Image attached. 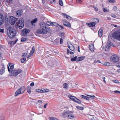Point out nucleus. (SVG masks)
I'll use <instances>...</instances> for the list:
<instances>
[{
    "label": "nucleus",
    "mask_w": 120,
    "mask_h": 120,
    "mask_svg": "<svg viewBox=\"0 0 120 120\" xmlns=\"http://www.w3.org/2000/svg\"><path fill=\"white\" fill-rule=\"evenodd\" d=\"M63 40L62 38H61L60 41V44H62L63 42Z\"/></svg>",
    "instance_id": "nucleus-48"
},
{
    "label": "nucleus",
    "mask_w": 120,
    "mask_h": 120,
    "mask_svg": "<svg viewBox=\"0 0 120 120\" xmlns=\"http://www.w3.org/2000/svg\"><path fill=\"white\" fill-rule=\"evenodd\" d=\"M50 2L51 3H52V2H53L54 3H55V0H49Z\"/></svg>",
    "instance_id": "nucleus-51"
},
{
    "label": "nucleus",
    "mask_w": 120,
    "mask_h": 120,
    "mask_svg": "<svg viewBox=\"0 0 120 120\" xmlns=\"http://www.w3.org/2000/svg\"><path fill=\"white\" fill-rule=\"evenodd\" d=\"M114 92L115 93H116V94H117V93L120 94V91H118V90L115 91H114Z\"/></svg>",
    "instance_id": "nucleus-54"
},
{
    "label": "nucleus",
    "mask_w": 120,
    "mask_h": 120,
    "mask_svg": "<svg viewBox=\"0 0 120 120\" xmlns=\"http://www.w3.org/2000/svg\"><path fill=\"white\" fill-rule=\"evenodd\" d=\"M110 60L112 62L116 63L119 60V57L116 55H114L111 56Z\"/></svg>",
    "instance_id": "nucleus-5"
},
{
    "label": "nucleus",
    "mask_w": 120,
    "mask_h": 120,
    "mask_svg": "<svg viewBox=\"0 0 120 120\" xmlns=\"http://www.w3.org/2000/svg\"><path fill=\"white\" fill-rule=\"evenodd\" d=\"M59 26L62 29H64V27L63 26H62L60 25V26Z\"/></svg>",
    "instance_id": "nucleus-64"
},
{
    "label": "nucleus",
    "mask_w": 120,
    "mask_h": 120,
    "mask_svg": "<svg viewBox=\"0 0 120 120\" xmlns=\"http://www.w3.org/2000/svg\"><path fill=\"white\" fill-rule=\"evenodd\" d=\"M60 36H61V37L62 38H63L64 37V34L63 33H62L60 34Z\"/></svg>",
    "instance_id": "nucleus-59"
},
{
    "label": "nucleus",
    "mask_w": 120,
    "mask_h": 120,
    "mask_svg": "<svg viewBox=\"0 0 120 120\" xmlns=\"http://www.w3.org/2000/svg\"><path fill=\"white\" fill-rule=\"evenodd\" d=\"M26 61V59L25 58H22L21 60V61L22 63H24Z\"/></svg>",
    "instance_id": "nucleus-29"
},
{
    "label": "nucleus",
    "mask_w": 120,
    "mask_h": 120,
    "mask_svg": "<svg viewBox=\"0 0 120 120\" xmlns=\"http://www.w3.org/2000/svg\"><path fill=\"white\" fill-rule=\"evenodd\" d=\"M74 102L79 104H80L81 103V101L78 99L77 98L76 99Z\"/></svg>",
    "instance_id": "nucleus-31"
},
{
    "label": "nucleus",
    "mask_w": 120,
    "mask_h": 120,
    "mask_svg": "<svg viewBox=\"0 0 120 120\" xmlns=\"http://www.w3.org/2000/svg\"><path fill=\"white\" fill-rule=\"evenodd\" d=\"M37 92H38L39 93H42V90H41L40 89H37L36 90Z\"/></svg>",
    "instance_id": "nucleus-42"
},
{
    "label": "nucleus",
    "mask_w": 120,
    "mask_h": 120,
    "mask_svg": "<svg viewBox=\"0 0 120 120\" xmlns=\"http://www.w3.org/2000/svg\"><path fill=\"white\" fill-rule=\"evenodd\" d=\"M30 32V30L29 29L26 28L24 29L22 31V35L24 36H26L27 34L28 33Z\"/></svg>",
    "instance_id": "nucleus-8"
},
{
    "label": "nucleus",
    "mask_w": 120,
    "mask_h": 120,
    "mask_svg": "<svg viewBox=\"0 0 120 120\" xmlns=\"http://www.w3.org/2000/svg\"><path fill=\"white\" fill-rule=\"evenodd\" d=\"M27 55V54L26 53H23V54L22 55V56L23 57H25Z\"/></svg>",
    "instance_id": "nucleus-50"
},
{
    "label": "nucleus",
    "mask_w": 120,
    "mask_h": 120,
    "mask_svg": "<svg viewBox=\"0 0 120 120\" xmlns=\"http://www.w3.org/2000/svg\"><path fill=\"white\" fill-rule=\"evenodd\" d=\"M71 46H69L68 47L69 49L71 50L74 51L75 50V49L74 46L71 44Z\"/></svg>",
    "instance_id": "nucleus-17"
},
{
    "label": "nucleus",
    "mask_w": 120,
    "mask_h": 120,
    "mask_svg": "<svg viewBox=\"0 0 120 120\" xmlns=\"http://www.w3.org/2000/svg\"><path fill=\"white\" fill-rule=\"evenodd\" d=\"M33 54L32 52H30L29 55L28 56L27 58H29L32 55H33Z\"/></svg>",
    "instance_id": "nucleus-47"
},
{
    "label": "nucleus",
    "mask_w": 120,
    "mask_h": 120,
    "mask_svg": "<svg viewBox=\"0 0 120 120\" xmlns=\"http://www.w3.org/2000/svg\"><path fill=\"white\" fill-rule=\"evenodd\" d=\"M37 21V19L36 18L34 20H33V21L31 22V23L32 25H33V24L35 23V22Z\"/></svg>",
    "instance_id": "nucleus-30"
},
{
    "label": "nucleus",
    "mask_w": 120,
    "mask_h": 120,
    "mask_svg": "<svg viewBox=\"0 0 120 120\" xmlns=\"http://www.w3.org/2000/svg\"><path fill=\"white\" fill-rule=\"evenodd\" d=\"M48 105L47 103L44 106V108H46V106Z\"/></svg>",
    "instance_id": "nucleus-61"
},
{
    "label": "nucleus",
    "mask_w": 120,
    "mask_h": 120,
    "mask_svg": "<svg viewBox=\"0 0 120 120\" xmlns=\"http://www.w3.org/2000/svg\"><path fill=\"white\" fill-rule=\"evenodd\" d=\"M17 26L20 29H22L24 27V21L23 19H20L18 21Z\"/></svg>",
    "instance_id": "nucleus-6"
},
{
    "label": "nucleus",
    "mask_w": 120,
    "mask_h": 120,
    "mask_svg": "<svg viewBox=\"0 0 120 120\" xmlns=\"http://www.w3.org/2000/svg\"><path fill=\"white\" fill-rule=\"evenodd\" d=\"M53 24V23L51 22H47V24L49 26H52Z\"/></svg>",
    "instance_id": "nucleus-32"
},
{
    "label": "nucleus",
    "mask_w": 120,
    "mask_h": 120,
    "mask_svg": "<svg viewBox=\"0 0 120 120\" xmlns=\"http://www.w3.org/2000/svg\"><path fill=\"white\" fill-rule=\"evenodd\" d=\"M103 11L105 12H107L109 11V10H107V9L106 8H103Z\"/></svg>",
    "instance_id": "nucleus-40"
},
{
    "label": "nucleus",
    "mask_w": 120,
    "mask_h": 120,
    "mask_svg": "<svg viewBox=\"0 0 120 120\" xmlns=\"http://www.w3.org/2000/svg\"><path fill=\"white\" fill-rule=\"evenodd\" d=\"M87 96L88 97V98L89 99V98H90L92 99H94L95 97V96L94 95L92 96L90 95H87Z\"/></svg>",
    "instance_id": "nucleus-25"
},
{
    "label": "nucleus",
    "mask_w": 120,
    "mask_h": 120,
    "mask_svg": "<svg viewBox=\"0 0 120 120\" xmlns=\"http://www.w3.org/2000/svg\"><path fill=\"white\" fill-rule=\"evenodd\" d=\"M7 32L8 36L10 38H12L15 36L16 32V30L13 28L9 26L7 30Z\"/></svg>",
    "instance_id": "nucleus-2"
},
{
    "label": "nucleus",
    "mask_w": 120,
    "mask_h": 120,
    "mask_svg": "<svg viewBox=\"0 0 120 120\" xmlns=\"http://www.w3.org/2000/svg\"><path fill=\"white\" fill-rule=\"evenodd\" d=\"M81 96L82 98L86 99L87 100H89V99L88 98V97L87 96V97L83 95H81Z\"/></svg>",
    "instance_id": "nucleus-28"
},
{
    "label": "nucleus",
    "mask_w": 120,
    "mask_h": 120,
    "mask_svg": "<svg viewBox=\"0 0 120 120\" xmlns=\"http://www.w3.org/2000/svg\"><path fill=\"white\" fill-rule=\"evenodd\" d=\"M114 82L116 83H119V82L117 80H115L113 81Z\"/></svg>",
    "instance_id": "nucleus-52"
},
{
    "label": "nucleus",
    "mask_w": 120,
    "mask_h": 120,
    "mask_svg": "<svg viewBox=\"0 0 120 120\" xmlns=\"http://www.w3.org/2000/svg\"><path fill=\"white\" fill-rule=\"evenodd\" d=\"M75 117L73 115L69 114L68 115V119H71L74 118Z\"/></svg>",
    "instance_id": "nucleus-27"
},
{
    "label": "nucleus",
    "mask_w": 120,
    "mask_h": 120,
    "mask_svg": "<svg viewBox=\"0 0 120 120\" xmlns=\"http://www.w3.org/2000/svg\"><path fill=\"white\" fill-rule=\"evenodd\" d=\"M68 97L70 99L74 101H75L76 99V97L71 95H69Z\"/></svg>",
    "instance_id": "nucleus-18"
},
{
    "label": "nucleus",
    "mask_w": 120,
    "mask_h": 120,
    "mask_svg": "<svg viewBox=\"0 0 120 120\" xmlns=\"http://www.w3.org/2000/svg\"><path fill=\"white\" fill-rule=\"evenodd\" d=\"M17 40H15V41H10L9 42H8V43L9 44H10V45H11L12 44H13V45H14L15 44V43H16V42L17 41Z\"/></svg>",
    "instance_id": "nucleus-24"
},
{
    "label": "nucleus",
    "mask_w": 120,
    "mask_h": 120,
    "mask_svg": "<svg viewBox=\"0 0 120 120\" xmlns=\"http://www.w3.org/2000/svg\"><path fill=\"white\" fill-rule=\"evenodd\" d=\"M35 51V48L34 46L33 47L32 49V51L30 52H32L33 54L34 52Z\"/></svg>",
    "instance_id": "nucleus-43"
},
{
    "label": "nucleus",
    "mask_w": 120,
    "mask_h": 120,
    "mask_svg": "<svg viewBox=\"0 0 120 120\" xmlns=\"http://www.w3.org/2000/svg\"><path fill=\"white\" fill-rule=\"evenodd\" d=\"M2 68L1 69L0 71V74L1 75L3 74L5 72V68L4 65L2 66Z\"/></svg>",
    "instance_id": "nucleus-19"
},
{
    "label": "nucleus",
    "mask_w": 120,
    "mask_h": 120,
    "mask_svg": "<svg viewBox=\"0 0 120 120\" xmlns=\"http://www.w3.org/2000/svg\"><path fill=\"white\" fill-rule=\"evenodd\" d=\"M62 22L63 23L64 25H65L69 28L71 27V25L69 22L65 20H63Z\"/></svg>",
    "instance_id": "nucleus-11"
},
{
    "label": "nucleus",
    "mask_w": 120,
    "mask_h": 120,
    "mask_svg": "<svg viewBox=\"0 0 120 120\" xmlns=\"http://www.w3.org/2000/svg\"><path fill=\"white\" fill-rule=\"evenodd\" d=\"M96 19L97 20V22H92L91 23H90L87 22L86 23V25L90 27L95 26L96 24L99 22V20L98 19Z\"/></svg>",
    "instance_id": "nucleus-10"
},
{
    "label": "nucleus",
    "mask_w": 120,
    "mask_h": 120,
    "mask_svg": "<svg viewBox=\"0 0 120 120\" xmlns=\"http://www.w3.org/2000/svg\"><path fill=\"white\" fill-rule=\"evenodd\" d=\"M59 3L60 5L62 6L63 5V3L62 0H60L59 1Z\"/></svg>",
    "instance_id": "nucleus-36"
},
{
    "label": "nucleus",
    "mask_w": 120,
    "mask_h": 120,
    "mask_svg": "<svg viewBox=\"0 0 120 120\" xmlns=\"http://www.w3.org/2000/svg\"><path fill=\"white\" fill-rule=\"evenodd\" d=\"M104 65L107 66H109L110 65V64L108 62L105 63Z\"/></svg>",
    "instance_id": "nucleus-38"
},
{
    "label": "nucleus",
    "mask_w": 120,
    "mask_h": 120,
    "mask_svg": "<svg viewBox=\"0 0 120 120\" xmlns=\"http://www.w3.org/2000/svg\"><path fill=\"white\" fill-rule=\"evenodd\" d=\"M34 82L31 83L30 84V85L31 86H34Z\"/></svg>",
    "instance_id": "nucleus-55"
},
{
    "label": "nucleus",
    "mask_w": 120,
    "mask_h": 120,
    "mask_svg": "<svg viewBox=\"0 0 120 120\" xmlns=\"http://www.w3.org/2000/svg\"><path fill=\"white\" fill-rule=\"evenodd\" d=\"M77 56H75L73 58H72L71 59V61H74L76 60L77 59Z\"/></svg>",
    "instance_id": "nucleus-34"
},
{
    "label": "nucleus",
    "mask_w": 120,
    "mask_h": 120,
    "mask_svg": "<svg viewBox=\"0 0 120 120\" xmlns=\"http://www.w3.org/2000/svg\"><path fill=\"white\" fill-rule=\"evenodd\" d=\"M117 9V7L116 6H114L113 8V10L115 11Z\"/></svg>",
    "instance_id": "nucleus-58"
},
{
    "label": "nucleus",
    "mask_w": 120,
    "mask_h": 120,
    "mask_svg": "<svg viewBox=\"0 0 120 120\" xmlns=\"http://www.w3.org/2000/svg\"><path fill=\"white\" fill-rule=\"evenodd\" d=\"M17 20V19L12 16H10L9 18V22L11 25H14L15 22Z\"/></svg>",
    "instance_id": "nucleus-7"
},
{
    "label": "nucleus",
    "mask_w": 120,
    "mask_h": 120,
    "mask_svg": "<svg viewBox=\"0 0 120 120\" xmlns=\"http://www.w3.org/2000/svg\"><path fill=\"white\" fill-rule=\"evenodd\" d=\"M89 48L90 50L92 51H94V44H90Z\"/></svg>",
    "instance_id": "nucleus-15"
},
{
    "label": "nucleus",
    "mask_w": 120,
    "mask_h": 120,
    "mask_svg": "<svg viewBox=\"0 0 120 120\" xmlns=\"http://www.w3.org/2000/svg\"><path fill=\"white\" fill-rule=\"evenodd\" d=\"M109 2L110 3H115V0H108Z\"/></svg>",
    "instance_id": "nucleus-45"
},
{
    "label": "nucleus",
    "mask_w": 120,
    "mask_h": 120,
    "mask_svg": "<svg viewBox=\"0 0 120 120\" xmlns=\"http://www.w3.org/2000/svg\"><path fill=\"white\" fill-rule=\"evenodd\" d=\"M49 119L50 120H58L56 118L51 117H49Z\"/></svg>",
    "instance_id": "nucleus-26"
},
{
    "label": "nucleus",
    "mask_w": 120,
    "mask_h": 120,
    "mask_svg": "<svg viewBox=\"0 0 120 120\" xmlns=\"http://www.w3.org/2000/svg\"><path fill=\"white\" fill-rule=\"evenodd\" d=\"M25 90V88L24 86L21 87L16 91L15 94V96H16L19 94L23 93Z\"/></svg>",
    "instance_id": "nucleus-4"
},
{
    "label": "nucleus",
    "mask_w": 120,
    "mask_h": 120,
    "mask_svg": "<svg viewBox=\"0 0 120 120\" xmlns=\"http://www.w3.org/2000/svg\"><path fill=\"white\" fill-rule=\"evenodd\" d=\"M38 102L39 103L42 104V101L40 100H38Z\"/></svg>",
    "instance_id": "nucleus-57"
},
{
    "label": "nucleus",
    "mask_w": 120,
    "mask_h": 120,
    "mask_svg": "<svg viewBox=\"0 0 120 120\" xmlns=\"http://www.w3.org/2000/svg\"><path fill=\"white\" fill-rule=\"evenodd\" d=\"M0 32L2 33L4 32V29H0Z\"/></svg>",
    "instance_id": "nucleus-56"
},
{
    "label": "nucleus",
    "mask_w": 120,
    "mask_h": 120,
    "mask_svg": "<svg viewBox=\"0 0 120 120\" xmlns=\"http://www.w3.org/2000/svg\"><path fill=\"white\" fill-rule=\"evenodd\" d=\"M9 65L10 67L9 68L8 65V70L9 72H12V75L15 76L16 77L18 74L22 72V71L20 69L14 70L13 71L14 68V64H13L9 63Z\"/></svg>",
    "instance_id": "nucleus-1"
},
{
    "label": "nucleus",
    "mask_w": 120,
    "mask_h": 120,
    "mask_svg": "<svg viewBox=\"0 0 120 120\" xmlns=\"http://www.w3.org/2000/svg\"><path fill=\"white\" fill-rule=\"evenodd\" d=\"M111 45V44L110 43H109L108 45H107V48H109L110 46Z\"/></svg>",
    "instance_id": "nucleus-53"
},
{
    "label": "nucleus",
    "mask_w": 120,
    "mask_h": 120,
    "mask_svg": "<svg viewBox=\"0 0 120 120\" xmlns=\"http://www.w3.org/2000/svg\"><path fill=\"white\" fill-rule=\"evenodd\" d=\"M85 58V56H81L79 57L77 59V60L78 62L80 61H81L83 60Z\"/></svg>",
    "instance_id": "nucleus-20"
},
{
    "label": "nucleus",
    "mask_w": 120,
    "mask_h": 120,
    "mask_svg": "<svg viewBox=\"0 0 120 120\" xmlns=\"http://www.w3.org/2000/svg\"><path fill=\"white\" fill-rule=\"evenodd\" d=\"M76 108L78 109L81 110H82L84 109L83 107L81 106H76Z\"/></svg>",
    "instance_id": "nucleus-33"
},
{
    "label": "nucleus",
    "mask_w": 120,
    "mask_h": 120,
    "mask_svg": "<svg viewBox=\"0 0 120 120\" xmlns=\"http://www.w3.org/2000/svg\"><path fill=\"white\" fill-rule=\"evenodd\" d=\"M67 54H69V53L70 52V50L68 49L67 51Z\"/></svg>",
    "instance_id": "nucleus-63"
},
{
    "label": "nucleus",
    "mask_w": 120,
    "mask_h": 120,
    "mask_svg": "<svg viewBox=\"0 0 120 120\" xmlns=\"http://www.w3.org/2000/svg\"><path fill=\"white\" fill-rule=\"evenodd\" d=\"M103 79L104 82L105 83L106 82L105 81V77H103L102 78Z\"/></svg>",
    "instance_id": "nucleus-60"
},
{
    "label": "nucleus",
    "mask_w": 120,
    "mask_h": 120,
    "mask_svg": "<svg viewBox=\"0 0 120 120\" xmlns=\"http://www.w3.org/2000/svg\"><path fill=\"white\" fill-rule=\"evenodd\" d=\"M5 118V117L4 116H2L0 117V120H4Z\"/></svg>",
    "instance_id": "nucleus-44"
},
{
    "label": "nucleus",
    "mask_w": 120,
    "mask_h": 120,
    "mask_svg": "<svg viewBox=\"0 0 120 120\" xmlns=\"http://www.w3.org/2000/svg\"><path fill=\"white\" fill-rule=\"evenodd\" d=\"M102 31V28H101L98 32V34L100 37H101L102 35L103 34Z\"/></svg>",
    "instance_id": "nucleus-16"
},
{
    "label": "nucleus",
    "mask_w": 120,
    "mask_h": 120,
    "mask_svg": "<svg viewBox=\"0 0 120 120\" xmlns=\"http://www.w3.org/2000/svg\"><path fill=\"white\" fill-rule=\"evenodd\" d=\"M3 17V16L2 14H0V20H2Z\"/></svg>",
    "instance_id": "nucleus-46"
},
{
    "label": "nucleus",
    "mask_w": 120,
    "mask_h": 120,
    "mask_svg": "<svg viewBox=\"0 0 120 120\" xmlns=\"http://www.w3.org/2000/svg\"><path fill=\"white\" fill-rule=\"evenodd\" d=\"M93 8H94V10H95V11H98V8L97 7H96L95 6H93Z\"/></svg>",
    "instance_id": "nucleus-49"
},
{
    "label": "nucleus",
    "mask_w": 120,
    "mask_h": 120,
    "mask_svg": "<svg viewBox=\"0 0 120 120\" xmlns=\"http://www.w3.org/2000/svg\"><path fill=\"white\" fill-rule=\"evenodd\" d=\"M22 12V11L21 10H19L17 11L16 13V16H19L21 15Z\"/></svg>",
    "instance_id": "nucleus-14"
},
{
    "label": "nucleus",
    "mask_w": 120,
    "mask_h": 120,
    "mask_svg": "<svg viewBox=\"0 0 120 120\" xmlns=\"http://www.w3.org/2000/svg\"><path fill=\"white\" fill-rule=\"evenodd\" d=\"M27 91L28 93L30 94L31 93V87L29 86H28L27 88Z\"/></svg>",
    "instance_id": "nucleus-22"
},
{
    "label": "nucleus",
    "mask_w": 120,
    "mask_h": 120,
    "mask_svg": "<svg viewBox=\"0 0 120 120\" xmlns=\"http://www.w3.org/2000/svg\"><path fill=\"white\" fill-rule=\"evenodd\" d=\"M27 38H22L21 39V41L22 42H24L26 41V40Z\"/></svg>",
    "instance_id": "nucleus-37"
},
{
    "label": "nucleus",
    "mask_w": 120,
    "mask_h": 120,
    "mask_svg": "<svg viewBox=\"0 0 120 120\" xmlns=\"http://www.w3.org/2000/svg\"><path fill=\"white\" fill-rule=\"evenodd\" d=\"M53 26H60V25L56 22H53Z\"/></svg>",
    "instance_id": "nucleus-39"
},
{
    "label": "nucleus",
    "mask_w": 120,
    "mask_h": 120,
    "mask_svg": "<svg viewBox=\"0 0 120 120\" xmlns=\"http://www.w3.org/2000/svg\"><path fill=\"white\" fill-rule=\"evenodd\" d=\"M76 2L77 3L81 4L82 2L81 0H76Z\"/></svg>",
    "instance_id": "nucleus-41"
},
{
    "label": "nucleus",
    "mask_w": 120,
    "mask_h": 120,
    "mask_svg": "<svg viewBox=\"0 0 120 120\" xmlns=\"http://www.w3.org/2000/svg\"><path fill=\"white\" fill-rule=\"evenodd\" d=\"M63 87L64 88L67 89L68 88V86L67 83H64L63 85Z\"/></svg>",
    "instance_id": "nucleus-21"
},
{
    "label": "nucleus",
    "mask_w": 120,
    "mask_h": 120,
    "mask_svg": "<svg viewBox=\"0 0 120 120\" xmlns=\"http://www.w3.org/2000/svg\"><path fill=\"white\" fill-rule=\"evenodd\" d=\"M112 17H113V18H116V15H112Z\"/></svg>",
    "instance_id": "nucleus-62"
},
{
    "label": "nucleus",
    "mask_w": 120,
    "mask_h": 120,
    "mask_svg": "<svg viewBox=\"0 0 120 120\" xmlns=\"http://www.w3.org/2000/svg\"><path fill=\"white\" fill-rule=\"evenodd\" d=\"M37 33L39 34H45L47 33V31H46L45 30H44L43 31L42 30V29H38L37 30Z\"/></svg>",
    "instance_id": "nucleus-12"
},
{
    "label": "nucleus",
    "mask_w": 120,
    "mask_h": 120,
    "mask_svg": "<svg viewBox=\"0 0 120 120\" xmlns=\"http://www.w3.org/2000/svg\"><path fill=\"white\" fill-rule=\"evenodd\" d=\"M49 91V90L47 89H44L42 90V93L47 92Z\"/></svg>",
    "instance_id": "nucleus-35"
},
{
    "label": "nucleus",
    "mask_w": 120,
    "mask_h": 120,
    "mask_svg": "<svg viewBox=\"0 0 120 120\" xmlns=\"http://www.w3.org/2000/svg\"><path fill=\"white\" fill-rule=\"evenodd\" d=\"M62 15L63 16L65 17L66 18L68 19H69L70 20H72V17L65 14L63 13L62 14Z\"/></svg>",
    "instance_id": "nucleus-13"
},
{
    "label": "nucleus",
    "mask_w": 120,
    "mask_h": 120,
    "mask_svg": "<svg viewBox=\"0 0 120 120\" xmlns=\"http://www.w3.org/2000/svg\"><path fill=\"white\" fill-rule=\"evenodd\" d=\"M46 25L45 23L44 22H41L40 23V28L43 31L44 30L46 31H47L46 30L47 28Z\"/></svg>",
    "instance_id": "nucleus-9"
},
{
    "label": "nucleus",
    "mask_w": 120,
    "mask_h": 120,
    "mask_svg": "<svg viewBox=\"0 0 120 120\" xmlns=\"http://www.w3.org/2000/svg\"><path fill=\"white\" fill-rule=\"evenodd\" d=\"M69 114V113L68 112H64L62 114V115L64 117H65V116Z\"/></svg>",
    "instance_id": "nucleus-23"
},
{
    "label": "nucleus",
    "mask_w": 120,
    "mask_h": 120,
    "mask_svg": "<svg viewBox=\"0 0 120 120\" xmlns=\"http://www.w3.org/2000/svg\"><path fill=\"white\" fill-rule=\"evenodd\" d=\"M112 35L114 38L120 41V30L115 32L112 34Z\"/></svg>",
    "instance_id": "nucleus-3"
}]
</instances>
